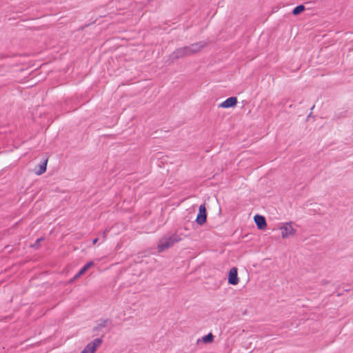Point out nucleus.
Segmentation results:
<instances>
[{
    "label": "nucleus",
    "instance_id": "1",
    "mask_svg": "<svg viewBox=\"0 0 353 353\" xmlns=\"http://www.w3.org/2000/svg\"><path fill=\"white\" fill-rule=\"evenodd\" d=\"M181 238L176 233H174L171 236H165L162 237L158 243L157 250L158 252H162L164 250L172 247L175 243L179 242Z\"/></svg>",
    "mask_w": 353,
    "mask_h": 353
},
{
    "label": "nucleus",
    "instance_id": "2",
    "mask_svg": "<svg viewBox=\"0 0 353 353\" xmlns=\"http://www.w3.org/2000/svg\"><path fill=\"white\" fill-rule=\"evenodd\" d=\"M190 55L192 54L190 52L188 47L184 46L182 48H177L174 52H172V53L170 55V59L174 61Z\"/></svg>",
    "mask_w": 353,
    "mask_h": 353
},
{
    "label": "nucleus",
    "instance_id": "3",
    "mask_svg": "<svg viewBox=\"0 0 353 353\" xmlns=\"http://www.w3.org/2000/svg\"><path fill=\"white\" fill-rule=\"evenodd\" d=\"M281 236L283 239H287L290 236H294L296 230L292 226L291 222L284 223L281 228Z\"/></svg>",
    "mask_w": 353,
    "mask_h": 353
},
{
    "label": "nucleus",
    "instance_id": "4",
    "mask_svg": "<svg viewBox=\"0 0 353 353\" xmlns=\"http://www.w3.org/2000/svg\"><path fill=\"white\" fill-rule=\"evenodd\" d=\"M207 220V211L205 204H202L199 206V213L196 216V222L197 224L202 225Z\"/></svg>",
    "mask_w": 353,
    "mask_h": 353
},
{
    "label": "nucleus",
    "instance_id": "5",
    "mask_svg": "<svg viewBox=\"0 0 353 353\" xmlns=\"http://www.w3.org/2000/svg\"><path fill=\"white\" fill-rule=\"evenodd\" d=\"M102 338H97L87 344L84 347L89 353H94L97 349L102 344Z\"/></svg>",
    "mask_w": 353,
    "mask_h": 353
},
{
    "label": "nucleus",
    "instance_id": "6",
    "mask_svg": "<svg viewBox=\"0 0 353 353\" xmlns=\"http://www.w3.org/2000/svg\"><path fill=\"white\" fill-rule=\"evenodd\" d=\"M208 43L205 41H201L197 43H192L190 46H188V48L190 50V52L191 54H194L195 53H197L200 52L203 48L207 46Z\"/></svg>",
    "mask_w": 353,
    "mask_h": 353
},
{
    "label": "nucleus",
    "instance_id": "7",
    "mask_svg": "<svg viewBox=\"0 0 353 353\" xmlns=\"http://www.w3.org/2000/svg\"><path fill=\"white\" fill-rule=\"evenodd\" d=\"M239 277L237 268L234 267L230 270L228 275V283L232 285H237L239 283Z\"/></svg>",
    "mask_w": 353,
    "mask_h": 353
},
{
    "label": "nucleus",
    "instance_id": "8",
    "mask_svg": "<svg viewBox=\"0 0 353 353\" xmlns=\"http://www.w3.org/2000/svg\"><path fill=\"white\" fill-rule=\"evenodd\" d=\"M254 220L259 230H263L267 225L266 220L263 216L256 214Z\"/></svg>",
    "mask_w": 353,
    "mask_h": 353
},
{
    "label": "nucleus",
    "instance_id": "9",
    "mask_svg": "<svg viewBox=\"0 0 353 353\" xmlns=\"http://www.w3.org/2000/svg\"><path fill=\"white\" fill-rule=\"evenodd\" d=\"M237 103V99L235 97H231L228 98L223 102H222L219 106L223 108H228L234 107Z\"/></svg>",
    "mask_w": 353,
    "mask_h": 353
},
{
    "label": "nucleus",
    "instance_id": "10",
    "mask_svg": "<svg viewBox=\"0 0 353 353\" xmlns=\"http://www.w3.org/2000/svg\"><path fill=\"white\" fill-rule=\"evenodd\" d=\"M94 265V263L90 261L87 263L79 271V272L73 277L72 281H74L77 279L79 276L83 274L90 267Z\"/></svg>",
    "mask_w": 353,
    "mask_h": 353
},
{
    "label": "nucleus",
    "instance_id": "11",
    "mask_svg": "<svg viewBox=\"0 0 353 353\" xmlns=\"http://www.w3.org/2000/svg\"><path fill=\"white\" fill-rule=\"evenodd\" d=\"M109 322V320L108 319H102V320H100L99 321V323L97 324V326H95L92 331L93 332H98L99 331L101 328L103 327H105L108 323Z\"/></svg>",
    "mask_w": 353,
    "mask_h": 353
},
{
    "label": "nucleus",
    "instance_id": "12",
    "mask_svg": "<svg viewBox=\"0 0 353 353\" xmlns=\"http://www.w3.org/2000/svg\"><path fill=\"white\" fill-rule=\"evenodd\" d=\"M48 160L46 159L41 165H39L38 170H36L35 173L37 175H41L46 171Z\"/></svg>",
    "mask_w": 353,
    "mask_h": 353
},
{
    "label": "nucleus",
    "instance_id": "13",
    "mask_svg": "<svg viewBox=\"0 0 353 353\" xmlns=\"http://www.w3.org/2000/svg\"><path fill=\"white\" fill-rule=\"evenodd\" d=\"M305 6L303 5H299V6H297L296 7H295L292 13L294 14V15H298L300 13H301L302 12H303L305 10Z\"/></svg>",
    "mask_w": 353,
    "mask_h": 353
},
{
    "label": "nucleus",
    "instance_id": "14",
    "mask_svg": "<svg viewBox=\"0 0 353 353\" xmlns=\"http://www.w3.org/2000/svg\"><path fill=\"white\" fill-rule=\"evenodd\" d=\"M213 339H214V336H213V334L212 333H209L208 334L204 336L202 338L203 342L205 343L212 342Z\"/></svg>",
    "mask_w": 353,
    "mask_h": 353
},
{
    "label": "nucleus",
    "instance_id": "15",
    "mask_svg": "<svg viewBox=\"0 0 353 353\" xmlns=\"http://www.w3.org/2000/svg\"><path fill=\"white\" fill-rule=\"evenodd\" d=\"M43 237H41V238L38 239L35 241V243H34L33 245H32V247L33 248H34V249H38V248H39V246H40V245H39L40 242H41V241H43Z\"/></svg>",
    "mask_w": 353,
    "mask_h": 353
},
{
    "label": "nucleus",
    "instance_id": "16",
    "mask_svg": "<svg viewBox=\"0 0 353 353\" xmlns=\"http://www.w3.org/2000/svg\"><path fill=\"white\" fill-rule=\"evenodd\" d=\"M109 232V230L108 229H105L103 232H102L101 233V236H102V238L105 240V238H106V234L107 233Z\"/></svg>",
    "mask_w": 353,
    "mask_h": 353
},
{
    "label": "nucleus",
    "instance_id": "17",
    "mask_svg": "<svg viewBox=\"0 0 353 353\" xmlns=\"http://www.w3.org/2000/svg\"><path fill=\"white\" fill-rule=\"evenodd\" d=\"M99 239L98 238H96L94 239L93 241H92V243L93 244H95L97 241H98Z\"/></svg>",
    "mask_w": 353,
    "mask_h": 353
},
{
    "label": "nucleus",
    "instance_id": "18",
    "mask_svg": "<svg viewBox=\"0 0 353 353\" xmlns=\"http://www.w3.org/2000/svg\"><path fill=\"white\" fill-rule=\"evenodd\" d=\"M80 353H89L88 351L85 350L84 348Z\"/></svg>",
    "mask_w": 353,
    "mask_h": 353
},
{
    "label": "nucleus",
    "instance_id": "19",
    "mask_svg": "<svg viewBox=\"0 0 353 353\" xmlns=\"http://www.w3.org/2000/svg\"><path fill=\"white\" fill-rule=\"evenodd\" d=\"M314 108V105H313L311 108V110H313Z\"/></svg>",
    "mask_w": 353,
    "mask_h": 353
}]
</instances>
